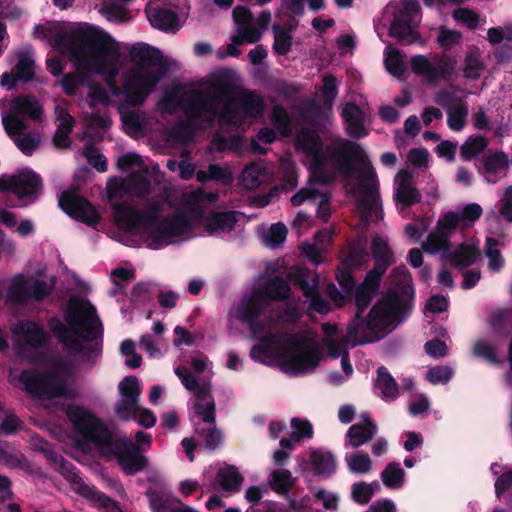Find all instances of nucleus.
Masks as SVG:
<instances>
[{"instance_id": "ea45409f", "label": "nucleus", "mask_w": 512, "mask_h": 512, "mask_svg": "<svg viewBox=\"0 0 512 512\" xmlns=\"http://www.w3.org/2000/svg\"><path fill=\"white\" fill-rule=\"evenodd\" d=\"M365 336H371V334L364 331V332H361L356 337L349 336V326H348L347 334L342 339L335 340V339L327 338L324 341V344L327 348L328 355L333 359H337L339 357H342L344 350H347L346 348H343V346L346 343L352 341L353 342L352 346H355L356 344H360L359 341L361 339H363V337H365Z\"/></svg>"}, {"instance_id": "052dcab7", "label": "nucleus", "mask_w": 512, "mask_h": 512, "mask_svg": "<svg viewBox=\"0 0 512 512\" xmlns=\"http://www.w3.org/2000/svg\"><path fill=\"white\" fill-rule=\"evenodd\" d=\"M468 109L465 106H458L447 111L448 127L456 132L462 131L466 125Z\"/></svg>"}, {"instance_id": "6ab92c4d", "label": "nucleus", "mask_w": 512, "mask_h": 512, "mask_svg": "<svg viewBox=\"0 0 512 512\" xmlns=\"http://www.w3.org/2000/svg\"><path fill=\"white\" fill-rule=\"evenodd\" d=\"M13 332L25 345L34 349L44 347L49 339V335L43 326L31 320L20 321Z\"/></svg>"}, {"instance_id": "e2e57ef3", "label": "nucleus", "mask_w": 512, "mask_h": 512, "mask_svg": "<svg viewBox=\"0 0 512 512\" xmlns=\"http://www.w3.org/2000/svg\"><path fill=\"white\" fill-rule=\"evenodd\" d=\"M387 71L396 77H402L406 72V66L399 50L390 52L385 58Z\"/></svg>"}, {"instance_id": "1a4fd4ad", "label": "nucleus", "mask_w": 512, "mask_h": 512, "mask_svg": "<svg viewBox=\"0 0 512 512\" xmlns=\"http://www.w3.org/2000/svg\"><path fill=\"white\" fill-rule=\"evenodd\" d=\"M161 112L172 114L176 108H180L190 120L214 125L217 113L216 96L202 89H190L181 95L172 91L158 102Z\"/></svg>"}, {"instance_id": "7ed1b4c3", "label": "nucleus", "mask_w": 512, "mask_h": 512, "mask_svg": "<svg viewBox=\"0 0 512 512\" xmlns=\"http://www.w3.org/2000/svg\"><path fill=\"white\" fill-rule=\"evenodd\" d=\"M116 225L124 231L144 230L150 239L148 247L153 250L168 245V239L185 234L191 228L189 216L183 211L159 217L161 208L158 203H151L145 212L124 203L112 207Z\"/></svg>"}, {"instance_id": "473e14b6", "label": "nucleus", "mask_w": 512, "mask_h": 512, "mask_svg": "<svg viewBox=\"0 0 512 512\" xmlns=\"http://www.w3.org/2000/svg\"><path fill=\"white\" fill-rule=\"evenodd\" d=\"M245 118H257L263 114L265 104L261 96L253 91H243L237 98Z\"/></svg>"}, {"instance_id": "f3484780", "label": "nucleus", "mask_w": 512, "mask_h": 512, "mask_svg": "<svg viewBox=\"0 0 512 512\" xmlns=\"http://www.w3.org/2000/svg\"><path fill=\"white\" fill-rule=\"evenodd\" d=\"M478 172L482 174L489 183H496L497 176L506 174L509 167L508 155L503 151L489 150L476 165Z\"/></svg>"}, {"instance_id": "6e6552de", "label": "nucleus", "mask_w": 512, "mask_h": 512, "mask_svg": "<svg viewBox=\"0 0 512 512\" xmlns=\"http://www.w3.org/2000/svg\"><path fill=\"white\" fill-rule=\"evenodd\" d=\"M391 276L395 279V286L374 304L372 319L380 322L389 321L400 316V321H405L413 311L415 290L412 285V276L405 265L395 267Z\"/></svg>"}, {"instance_id": "680f3d73", "label": "nucleus", "mask_w": 512, "mask_h": 512, "mask_svg": "<svg viewBox=\"0 0 512 512\" xmlns=\"http://www.w3.org/2000/svg\"><path fill=\"white\" fill-rule=\"evenodd\" d=\"M2 125L5 132L10 136L19 135L27 129L25 120L13 112L3 116Z\"/></svg>"}, {"instance_id": "a211bd4d", "label": "nucleus", "mask_w": 512, "mask_h": 512, "mask_svg": "<svg viewBox=\"0 0 512 512\" xmlns=\"http://www.w3.org/2000/svg\"><path fill=\"white\" fill-rule=\"evenodd\" d=\"M318 199L317 217L328 222L331 217V194L329 192H321L316 188H302L291 197L290 201L293 206L297 207L307 200L316 201Z\"/></svg>"}, {"instance_id": "20e7f679", "label": "nucleus", "mask_w": 512, "mask_h": 512, "mask_svg": "<svg viewBox=\"0 0 512 512\" xmlns=\"http://www.w3.org/2000/svg\"><path fill=\"white\" fill-rule=\"evenodd\" d=\"M75 431L86 441L109 449L126 475H135L145 470L148 458L141 447L127 439H112V435L102 421L82 406L72 405L66 411Z\"/></svg>"}, {"instance_id": "cd10ccee", "label": "nucleus", "mask_w": 512, "mask_h": 512, "mask_svg": "<svg viewBox=\"0 0 512 512\" xmlns=\"http://www.w3.org/2000/svg\"><path fill=\"white\" fill-rule=\"evenodd\" d=\"M67 482H69L73 490L82 496L89 492V485H87L77 467L70 461L63 458L59 464L54 468Z\"/></svg>"}, {"instance_id": "49530a36", "label": "nucleus", "mask_w": 512, "mask_h": 512, "mask_svg": "<svg viewBox=\"0 0 512 512\" xmlns=\"http://www.w3.org/2000/svg\"><path fill=\"white\" fill-rule=\"evenodd\" d=\"M346 465L351 473L367 474L372 470V461L368 454L357 451L345 456Z\"/></svg>"}, {"instance_id": "c03bdc74", "label": "nucleus", "mask_w": 512, "mask_h": 512, "mask_svg": "<svg viewBox=\"0 0 512 512\" xmlns=\"http://www.w3.org/2000/svg\"><path fill=\"white\" fill-rule=\"evenodd\" d=\"M202 126L211 127L207 123H201L197 120H190L179 123L172 129L171 136L179 143H187L192 139L194 132Z\"/></svg>"}, {"instance_id": "338daca9", "label": "nucleus", "mask_w": 512, "mask_h": 512, "mask_svg": "<svg viewBox=\"0 0 512 512\" xmlns=\"http://www.w3.org/2000/svg\"><path fill=\"white\" fill-rule=\"evenodd\" d=\"M291 427L293 428L292 439L295 441L313 437V426L309 420L293 418L291 420Z\"/></svg>"}, {"instance_id": "ddd939ff", "label": "nucleus", "mask_w": 512, "mask_h": 512, "mask_svg": "<svg viewBox=\"0 0 512 512\" xmlns=\"http://www.w3.org/2000/svg\"><path fill=\"white\" fill-rule=\"evenodd\" d=\"M458 227L457 213L453 211L444 213L437 221L435 229L428 234L422 249L432 255L443 252L446 256L451 250V236Z\"/></svg>"}, {"instance_id": "864d4df0", "label": "nucleus", "mask_w": 512, "mask_h": 512, "mask_svg": "<svg viewBox=\"0 0 512 512\" xmlns=\"http://www.w3.org/2000/svg\"><path fill=\"white\" fill-rule=\"evenodd\" d=\"M74 119L67 112L60 118V123L57 126L55 134L53 136V142L57 147L68 146L69 135L73 129Z\"/></svg>"}, {"instance_id": "412c9836", "label": "nucleus", "mask_w": 512, "mask_h": 512, "mask_svg": "<svg viewBox=\"0 0 512 512\" xmlns=\"http://www.w3.org/2000/svg\"><path fill=\"white\" fill-rule=\"evenodd\" d=\"M268 305L258 296L255 290L249 297H244L235 310V317L241 323L252 322L258 319L267 309Z\"/></svg>"}, {"instance_id": "58836bf2", "label": "nucleus", "mask_w": 512, "mask_h": 512, "mask_svg": "<svg viewBox=\"0 0 512 512\" xmlns=\"http://www.w3.org/2000/svg\"><path fill=\"white\" fill-rule=\"evenodd\" d=\"M472 354L491 365L500 366L505 363V358L499 357L496 348L485 339L475 341Z\"/></svg>"}, {"instance_id": "2eb2a0df", "label": "nucleus", "mask_w": 512, "mask_h": 512, "mask_svg": "<svg viewBox=\"0 0 512 512\" xmlns=\"http://www.w3.org/2000/svg\"><path fill=\"white\" fill-rule=\"evenodd\" d=\"M41 188V177L27 168L17 171L11 177L0 176V192H11L19 199L35 195Z\"/></svg>"}, {"instance_id": "c756f323", "label": "nucleus", "mask_w": 512, "mask_h": 512, "mask_svg": "<svg viewBox=\"0 0 512 512\" xmlns=\"http://www.w3.org/2000/svg\"><path fill=\"white\" fill-rule=\"evenodd\" d=\"M28 281L23 275L14 277L7 289L5 301L9 305L22 306L29 302Z\"/></svg>"}, {"instance_id": "39448f33", "label": "nucleus", "mask_w": 512, "mask_h": 512, "mask_svg": "<svg viewBox=\"0 0 512 512\" xmlns=\"http://www.w3.org/2000/svg\"><path fill=\"white\" fill-rule=\"evenodd\" d=\"M250 350L251 359L265 362L277 358L284 371L296 373L315 369L320 362L319 347L307 339L286 332L268 331Z\"/></svg>"}, {"instance_id": "a18cd8bd", "label": "nucleus", "mask_w": 512, "mask_h": 512, "mask_svg": "<svg viewBox=\"0 0 512 512\" xmlns=\"http://www.w3.org/2000/svg\"><path fill=\"white\" fill-rule=\"evenodd\" d=\"M405 471L398 462H390L381 472L383 484L391 489L400 488L403 485Z\"/></svg>"}, {"instance_id": "e433bc0d", "label": "nucleus", "mask_w": 512, "mask_h": 512, "mask_svg": "<svg viewBox=\"0 0 512 512\" xmlns=\"http://www.w3.org/2000/svg\"><path fill=\"white\" fill-rule=\"evenodd\" d=\"M297 25L298 21H296V23L293 26H290L287 30L279 25L273 26V51L276 55L285 56L290 52L293 44L292 32L296 29Z\"/></svg>"}, {"instance_id": "423d86ee", "label": "nucleus", "mask_w": 512, "mask_h": 512, "mask_svg": "<svg viewBox=\"0 0 512 512\" xmlns=\"http://www.w3.org/2000/svg\"><path fill=\"white\" fill-rule=\"evenodd\" d=\"M129 55L138 68L124 74L122 93L129 106L138 107L166 75L169 63L158 48L147 43L132 45Z\"/></svg>"}, {"instance_id": "9d476101", "label": "nucleus", "mask_w": 512, "mask_h": 512, "mask_svg": "<svg viewBox=\"0 0 512 512\" xmlns=\"http://www.w3.org/2000/svg\"><path fill=\"white\" fill-rule=\"evenodd\" d=\"M352 295L354 296L356 312L349 323V336L356 337L361 332L364 331L371 334V336H365L363 337V339L359 341L361 345L379 341L386 335L387 331L390 329L391 326L403 322L400 321V316H398L389 321L382 322H379L377 318H374L375 324H373V322L370 323L372 319V311L374 309V305L371 307L366 317L364 316V313L370 306L373 298L377 295V293L361 285H358L357 287H355Z\"/></svg>"}, {"instance_id": "c85d7f7f", "label": "nucleus", "mask_w": 512, "mask_h": 512, "mask_svg": "<svg viewBox=\"0 0 512 512\" xmlns=\"http://www.w3.org/2000/svg\"><path fill=\"white\" fill-rule=\"evenodd\" d=\"M216 96L217 103V113L215 115V120L218 118L219 122L224 124H233L235 122H241L242 117L239 114V111L233 102V100L228 99L221 110H219V101L227 98L231 95V90L229 88H223L219 91V93L214 94Z\"/></svg>"}, {"instance_id": "13d9d810", "label": "nucleus", "mask_w": 512, "mask_h": 512, "mask_svg": "<svg viewBox=\"0 0 512 512\" xmlns=\"http://www.w3.org/2000/svg\"><path fill=\"white\" fill-rule=\"evenodd\" d=\"M137 400L122 397L115 405L114 411L122 420H130L136 417V412L140 410Z\"/></svg>"}, {"instance_id": "a19ab883", "label": "nucleus", "mask_w": 512, "mask_h": 512, "mask_svg": "<svg viewBox=\"0 0 512 512\" xmlns=\"http://www.w3.org/2000/svg\"><path fill=\"white\" fill-rule=\"evenodd\" d=\"M195 432L199 436L204 448L208 451L217 450L223 442V433L215 424L210 427L197 426Z\"/></svg>"}, {"instance_id": "4c0bfd02", "label": "nucleus", "mask_w": 512, "mask_h": 512, "mask_svg": "<svg viewBox=\"0 0 512 512\" xmlns=\"http://www.w3.org/2000/svg\"><path fill=\"white\" fill-rule=\"evenodd\" d=\"M488 145L489 140L485 136H470L460 147V157L470 161L484 153Z\"/></svg>"}, {"instance_id": "79ce46f5", "label": "nucleus", "mask_w": 512, "mask_h": 512, "mask_svg": "<svg viewBox=\"0 0 512 512\" xmlns=\"http://www.w3.org/2000/svg\"><path fill=\"white\" fill-rule=\"evenodd\" d=\"M0 463L11 469L32 471V465L26 456L20 451H9L0 446Z\"/></svg>"}, {"instance_id": "4d7b16f0", "label": "nucleus", "mask_w": 512, "mask_h": 512, "mask_svg": "<svg viewBox=\"0 0 512 512\" xmlns=\"http://www.w3.org/2000/svg\"><path fill=\"white\" fill-rule=\"evenodd\" d=\"M237 35L232 38L235 45H242L244 43H256L262 37V32L253 23L237 28Z\"/></svg>"}, {"instance_id": "774afa93", "label": "nucleus", "mask_w": 512, "mask_h": 512, "mask_svg": "<svg viewBox=\"0 0 512 512\" xmlns=\"http://www.w3.org/2000/svg\"><path fill=\"white\" fill-rule=\"evenodd\" d=\"M194 410L197 416H199L205 423L214 425L216 423V407L214 399L203 402H196L194 404Z\"/></svg>"}, {"instance_id": "c9c22d12", "label": "nucleus", "mask_w": 512, "mask_h": 512, "mask_svg": "<svg viewBox=\"0 0 512 512\" xmlns=\"http://www.w3.org/2000/svg\"><path fill=\"white\" fill-rule=\"evenodd\" d=\"M216 480L224 491L236 493L240 490L244 478L235 466H227L217 471Z\"/></svg>"}, {"instance_id": "b1692460", "label": "nucleus", "mask_w": 512, "mask_h": 512, "mask_svg": "<svg viewBox=\"0 0 512 512\" xmlns=\"http://www.w3.org/2000/svg\"><path fill=\"white\" fill-rule=\"evenodd\" d=\"M341 116L350 137L359 139L368 134L364 124V112L356 103H347L342 109Z\"/></svg>"}, {"instance_id": "4468645a", "label": "nucleus", "mask_w": 512, "mask_h": 512, "mask_svg": "<svg viewBox=\"0 0 512 512\" xmlns=\"http://www.w3.org/2000/svg\"><path fill=\"white\" fill-rule=\"evenodd\" d=\"M58 205L68 216L88 226L97 225L101 216L91 202L74 191H63L58 199Z\"/></svg>"}, {"instance_id": "bb28decb", "label": "nucleus", "mask_w": 512, "mask_h": 512, "mask_svg": "<svg viewBox=\"0 0 512 512\" xmlns=\"http://www.w3.org/2000/svg\"><path fill=\"white\" fill-rule=\"evenodd\" d=\"M362 178L366 179L367 181L371 182V185H365L363 186V192L358 200V205L366 212V213H375L376 217L378 218V205L380 201V195L378 193V190L375 186V183L377 181V175L376 172L373 170L372 167L368 169L367 172L363 173Z\"/></svg>"}, {"instance_id": "393cba45", "label": "nucleus", "mask_w": 512, "mask_h": 512, "mask_svg": "<svg viewBox=\"0 0 512 512\" xmlns=\"http://www.w3.org/2000/svg\"><path fill=\"white\" fill-rule=\"evenodd\" d=\"M236 223L235 211H214L203 219L204 229L210 235L230 232Z\"/></svg>"}, {"instance_id": "4be33fe9", "label": "nucleus", "mask_w": 512, "mask_h": 512, "mask_svg": "<svg viewBox=\"0 0 512 512\" xmlns=\"http://www.w3.org/2000/svg\"><path fill=\"white\" fill-rule=\"evenodd\" d=\"M11 112L19 117L24 116L33 121H40L44 110L40 102L34 95L21 94L14 97L10 102Z\"/></svg>"}, {"instance_id": "9b49d317", "label": "nucleus", "mask_w": 512, "mask_h": 512, "mask_svg": "<svg viewBox=\"0 0 512 512\" xmlns=\"http://www.w3.org/2000/svg\"><path fill=\"white\" fill-rule=\"evenodd\" d=\"M421 21V8L418 0H402L394 12L388 35L402 45L424 44L418 26Z\"/></svg>"}, {"instance_id": "603ef678", "label": "nucleus", "mask_w": 512, "mask_h": 512, "mask_svg": "<svg viewBox=\"0 0 512 512\" xmlns=\"http://www.w3.org/2000/svg\"><path fill=\"white\" fill-rule=\"evenodd\" d=\"M14 74L18 80L29 82L34 78V61L26 53L18 55V61L14 67Z\"/></svg>"}, {"instance_id": "2f4dec72", "label": "nucleus", "mask_w": 512, "mask_h": 512, "mask_svg": "<svg viewBox=\"0 0 512 512\" xmlns=\"http://www.w3.org/2000/svg\"><path fill=\"white\" fill-rule=\"evenodd\" d=\"M479 255V251L476 247L462 243L451 252L449 251L446 257L449 259L451 265L456 268L464 269L473 265Z\"/></svg>"}, {"instance_id": "bf43d9fd", "label": "nucleus", "mask_w": 512, "mask_h": 512, "mask_svg": "<svg viewBox=\"0 0 512 512\" xmlns=\"http://www.w3.org/2000/svg\"><path fill=\"white\" fill-rule=\"evenodd\" d=\"M121 397L130 398L139 401L141 388L136 376H126L118 385Z\"/></svg>"}, {"instance_id": "69168bd1", "label": "nucleus", "mask_w": 512, "mask_h": 512, "mask_svg": "<svg viewBox=\"0 0 512 512\" xmlns=\"http://www.w3.org/2000/svg\"><path fill=\"white\" fill-rule=\"evenodd\" d=\"M370 486L364 481L354 483L351 487L352 500L360 505L369 503L373 497V490Z\"/></svg>"}, {"instance_id": "6e6d98bb", "label": "nucleus", "mask_w": 512, "mask_h": 512, "mask_svg": "<svg viewBox=\"0 0 512 512\" xmlns=\"http://www.w3.org/2000/svg\"><path fill=\"white\" fill-rule=\"evenodd\" d=\"M82 496L97 502L106 512H122L117 501L108 497L105 493L96 490L94 487L89 486V492L82 494Z\"/></svg>"}, {"instance_id": "8fccbe9b", "label": "nucleus", "mask_w": 512, "mask_h": 512, "mask_svg": "<svg viewBox=\"0 0 512 512\" xmlns=\"http://www.w3.org/2000/svg\"><path fill=\"white\" fill-rule=\"evenodd\" d=\"M290 281L295 285L298 286L301 291L303 292V295L306 294V292L309 289H313L318 285V277L313 276L312 281L313 283H310L311 273L310 270L305 267H295L291 270L289 274Z\"/></svg>"}, {"instance_id": "de8ad7c7", "label": "nucleus", "mask_w": 512, "mask_h": 512, "mask_svg": "<svg viewBox=\"0 0 512 512\" xmlns=\"http://www.w3.org/2000/svg\"><path fill=\"white\" fill-rule=\"evenodd\" d=\"M270 487L273 491L281 495H287L294 485L292 473L287 470H274L271 473Z\"/></svg>"}, {"instance_id": "dca6fc26", "label": "nucleus", "mask_w": 512, "mask_h": 512, "mask_svg": "<svg viewBox=\"0 0 512 512\" xmlns=\"http://www.w3.org/2000/svg\"><path fill=\"white\" fill-rule=\"evenodd\" d=\"M411 69L417 75H424L430 83L448 79L454 72V63L450 59H442L438 65L432 64L424 55L411 58Z\"/></svg>"}, {"instance_id": "0e129e2a", "label": "nucleus", "mask_w": 512, "mask_h": 512, "mask_svg": "<svg viewBox=\"0 0 512 512\" xmlns=\"http://www.w3.org/2000/svg\"><path fill=\"white\" fill-rule=\"evenodd\" d=\"M454 20L465 24L469 29L474 30L479 25V14L469 8L459 7L452 14Z\"/></svg>"}, {"instance_id": "0eeeda50", "label": "nucleus", "mask_w": 512, "mask_h": 512, "mask_svg": "<svg viewBox=\"0 0 512 512\" xmlns=\"http://www.w3.org/2000/svg\"><path fill=\"white\" fill-rule=\"evenodd\" d=\"M111 41L109 35L93 25L84 23L69 33H57L50 39V45L55 49H68L80 65H93L99 73H104L108 66L106 57L114 52L110 45Z\"/></svg>"}, {"instance_id": "5701e85b", "label": "nucleus", "mask_w": 512, "mask_h": 512, "mask_svg": "<svg viewBox=\"0 0 512 512\" xmlns=\"http://www.w3.org/2000/svg\"><path fill=\"white\" fill-rule=\"evenodd\" d=\"M309 462L316 476L328 478L336 472L337 461L334 454L329 450L312 448Z\"/></svg>"}, {"instance_id": "3c124183", "label": "nucleus", "mask_w": 512, "mask_h": 512, "mask_svg": "<svg viewBox=\"0 0 512 512\" xmlns=\"http://www.w3.org/2000/svg\"><path fill=\"white\" fill-rule=\"evenodd\" d=\"M369 258L365 244L357 243L349 247L348 254L342 262V265L348 268L361 267Z\"/></svg>"}, {"instance_id": "a878e982", "label": "nucleus", "mask_w": 512, "mask_h": 512, "mask_svg": "<svg viewBox=\"0 0 512 512\" xmlns=\"http://www.w3.org/2000/svg\"><path fill=\"white\" fill-rule=\"evenodd\" d=\"M258 296L262 297L269 306L272 301H284L290 297L291 288L287 280L276 276L269 279L264 285L256 289Z\"/></svg>"}, {"instance_id": "f257e3e1", "label": "nucleus", "mask_w": 512, "mask_h": 512, "mask_svg": "<svg viewBox=\"0 0 512 512\" xmlns=\"http://www.w3.org/2000/svg\"><path fill=\"white\" fill-rule=\"evenodd\" d=\"M63 323L49 320V327L70 355H83L88 361L102 352L103 326L96 308L84 298H71L64 312Z\"/></svg>"}, {"instance_id": "f03ea898", "label": "nucleus", "mask_w": 512, "mask_h": 512, "mask_svg": "<svg viewBox=\"0 0 512 512\" xmlns=\"http://www.w3.org/2000/svg\"><path fill=\"white\" fill-rule=\"evenodd\" d=\"M296 148L310 158V181L325 185L333 180L327 162H331L336 172L347 178L358 171V164L365 161V151L351 140L342 139L336 144L323 148L321 137L312 131H301L296 137Z\"/></svg>"}, {"instance_id": "5fc2aeb1", "label": "nucleus", "mask_w": 512, "mask_h": 512, "mask_svg": "<svg viewBox=\"0 0 512 512\" xmlns=\"http://www.w3.org/2000/svg\"><path fill=\"white\" fill-rule=\"evenodd\" d=\"M271 120L275 128L285 137L291 134V121L286 109L276 105L272 109Z\"/></svg>"}, {"instance_id": "37998d69", "label": "nucleus", "mask_w": 512, "mask_h": 512, "mask_svg": "<svg viewBox=\"0 0 512 512\" xmlns=\"http://www.w3.org/2000/svg\"><path fill=\"white\" fill-rule=\"evenodd\" d=\"M396 202L404 208L411 207L422 200L420 191L410 183H399L395 192Z\"/></svg>"}, {"instance_id": "72a5a7b5", "label": "nucleus", "mask_w": 512, "mask_h": 512, "mask_svg": "<svg viewBox=\"0 0 512 512\" xmlns=\"http://www.w3.org/2000/svg\"><path fill=\"white\" fill-rule=\"evenodd\" d=\"M151 25L161 31H175L179 28V16L166 8H157L149 16Z\"/></svg>"}, {"instance_id": "f704fd0d", "label": "nucleus", "mask_w": 512, "mask_h": 512, "mask_svg": "<svg viewBox=\"0 0 512 512\" xmlns=\"http://www.w3.org/2000/svg\"><path fill=\"white\" fill-rule=\"evenodd\" d=\"M371 253L375 260L374 266L388 269L395 262L394 253L386 240L380 236H375L371 243Z\"/></svg>"}, {"instance_id": "aec40b11", "label": "nucleus", "mask_w": 512, "mask_h": 512, "mask_svg": "<svg viewBox=\"0 0 512 512\" xmlns=\"http://www.w3.org/2000/svg\"><path fill=\"white\" fill-rule=\"evenodd\" d=\"M361 418V422L351 425L346 433V440L353 448H359L368 443L378 431L369 413H363Z\"/></svg>"}, {"instance_id": "09e8293b", "label": "nucleus", "mask_w": 512, "mask_h": 512, "mask_svg": "<svg viewBox=\"0 0 512 512\" xmlns=\"http://www.w3.org/2000/svg\"><path fill=\"white\" fill-rule=\"evenodd\" d=\"M153 512H172L176 499L171 495L156 490H148L146 493Z\"/></svg>"}, {"instance_id": "f8f14e48", "label": "nucleus", "mask_w": 512, "mask_h": 512, "mask_svg": "<svg viewBox=\"0 0 512 512\" xmlns=\"http://www.w3.org/2000/svg\"><path fill=\"white\" fill-rule=\"evenodd\" d=\"M19 381L29 395L38 399L52 400L64 397L67 393L65 381L55 371L24 369L20 372Z\"/></svg>"}, {"instance_id": "7c9ffc66", "label": "nucleus", "mask_w": 512, "mask_h": 512, "mask_svg": "<svg viewBox=\"0 0 512 512\" xmlns=\"http://www.w3.org/2000/svg\"><path fill=\"white\" fill-rule=\"evenodd\" d=\"M374 388L385 400H394L398 396L399 387L395 379L385 366L377 369V378Z\"/></svg>"}]
</instances>
